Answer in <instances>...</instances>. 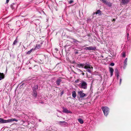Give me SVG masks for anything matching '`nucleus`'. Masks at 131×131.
<instances>
[{
  "mask_svg": "<svg viewBox=\"0 0 131 131\" xmlns=\"http://www.w3.org/2000/svg\"><path fill=\"white\" fill-rule=\"evenodd\" d=\"M102 109L104 112V115L107 116L109 112V108L107 107H102Z\"/></svg>",
  "mask_w": 131,
  "mask_h": 131,
  "instance_id": "obj_1",
  "label": "nucleus"
},
{
  "mask_svg": "<svg viewBox=\"0 0 131 131\" xmlns=\"http://www.w3.org/2000/svg\"><path fill=\"white\" fill-rule=\"evenodd\" d=\"M84 49L86 50H92L95 51L96 50V48L95 46L92 47L90 46L86 47L84 48Z\"/></svg>",
  "mask_w": 131,
  "mask_h": 131,
  "instance_id": "obj_2",
  "label": "nucleus"
},
{
  "mask_svg": "<svg viewBox=\"0 0 131 131\" xmlns=\"http://www.w3.org/2000/svg\"><path fill=\"white\" fill-rule=\"evenodd\" d=\"M81 88L84 89H86L87 88V83L84 81H82L81 83Z\"/></svg>",
  "mask_w": 131,
  "mask_h": 131,
  "instance_id": "obj_3",
  "label": "nucleus"
},
{
  "mask_svg": "<svg viewBox=\"0 0 131 131\" xmlns=\"http://www.w3.org/2000/svg\"><path fill=\"white\" fill-rule=\"evenodd\" d=\"M84 68L85 69H87V71L90 73H91V71L93 68V67L90 65L85 66Z\"/></svg>",
  "mask_w": 131,
  "mask_h": 131,
  "instance_id": "obj_4",
  "label": "nucleus"
},
{
  "mask_svg": "<svg viewBox=\"0 0 131 131\" xmlns=\"http://www.w3.org/2000/svg\"><path fill=\"white\" fill-rule=\"evenodd\" d=\"M42 44V43L41 42L40 44H36L35 47L34 48L35 50L38 49H41Z\"/></svg>",
  "mask_w": 131,
  "mask_h": 131,
  "instance_id": "obj_5",
  "label": "nucleus"
},
{
  "mask_svg": "<svg viewBox=\"0 0 131 131\" xmlns=\"http://www.w3.org/2000/svg\"><path fill=\"white\" fill-rule=\"evenodd\" d=\"M78 94L79 95L80 97L81 98H83L84 96H86V94L83 93L82 91H79L78 93Z\"/></svg>",
  "mask_w": 131,
  "mask_h": 131,
  "instance_id": "obj_6",
  "label": "nucleus"
},
{
  "mask_svg": "<svg viewBox=\"0 0 131 131\" xmlns=\"http://www.w3.org/2000/svg\"><path fill=\"white\" fill-rule=\"evenodd\" d=\"M63 113H72V112L71 111L68 110L67 108L64 107H63Z\"/></svg>",
  "mask_w": 131,
  "mask_h": 131,
  "instance_id": "obj_7",
  "label": "nucleus"
},
{
  "mask_svg": "<svg viewBox=\"0 0 131 131\" xmlns=\"http://www.w3.org/2000/svg\"><path fill=\"white\" fill-rule=\"evenodd\" d=\"M6 123H8L7 120H5L2 118H0V124H3Z\"/></svg>",
  "mask_w": 131,
  "mask_h": 131,
  "instance_id": "obj_8",
  "label": "nucleus"
},
{
  "mask_svg": "<svg viewBox=\"0 0 131 131\" xmlns=\"http://www.w3.org/2000/svg\"><path fill=\"white\" fill-rule=\"evenodd\" d=\"M127 58H126L124 62V66L123 68L124 69H125L127 65Z\"/></svg>",
  "mask_w": 131,
  "mask_h": 131,
  "instance_id": "obj_9",
  "label": "nucleus"
},
{
  "mask_svg": "<svg viewBox=\"0 0 131 131\" xmlns=\"http://www.w3.org/2000/svg\"><path fill=\"white\" fill-rule=\"evenodd\" d=\"M77 66L78 67H79V68L82 67V68H83L84 67V66H85V65L84 64L80 63V64H77Z\"/></svg>",
  "mask_w": 131,
  "mask_h": 131,
  "instance_id": "obj_10",
  "label": "nucleus"
},
{
  "mask_svg": "<svg viewBox=\"0 0 131 131\" xmlns=\"http://www.w3.org/2000/svg\"><path fill=\"white\" fill-rule=\"evenodd\" d=\"M38 85H35L32 87V90L33 91H36V90H37L38 88Z\"/></svg>",
  "mask_w": 131,
  "mask_h": 131,
  "instance_id": "obj_11",
  "label": "nucleus"
},
{
  "mask_svg": "<svg viewBox=\"0 0 131 131\" xmlns=\"http://www.w3.org/2000/svg\"><path fill=\"white\" fill-rule=\"evenodd\" d=\"M110 71L111 73V77H112L113 75L114 72V69L112 68L109 67Z\"/></svg>",
  "mask_w": 131,
  "mask_h": 131,
  "instance_id": "obj_12",
  "label": "nucleus"
},
{
  "mask_svg": "<svg viewBox=\"0 0 131 131\" xmlns=\"http://www.w3.org/2000/svg\"><path fill=\"white\" fill-rule=\"evenodd\" d=\"M8 123L11 122L12 121H15L17 122L18 120L15 118H12L11 119H9L7 120Z\"/></svg>",
  "mask_w": 131,
  "mask_h": 131,
  "instance_id": "obj_13",
  "label": "nucleus"
},
{
  "mask_svg": "<svg viewBox=\"0 0 131 131\" xmlns=\"http://www.w3.org/2000/svg\"><path fill=\"white\" fill-rule=\"evenodd\" d=\"M61 81L62 80L60 78L57 79L56 82L57 84L58 85H59L60 84V83L61 82Z\"/></svg>",
  "mask_w": 131,
  "mask_h": 131,
  "instance_id": "obj_14",
  "label": "nucleus"
},
{
  "mask_svg": "<svg viewBox=\"0 0 131 131\" xmlns=\"http://www.w3.org/2000/svg\"><path fill=\"white\" fill-rule=\"evenodd\" d=\"M123 4H126L128 3L129 2V0H121Z\"/></svg>",
  "mask_w": 131,
  "mask_h": 131,
  "instance_id": "obj_15",
  "label": "nucleus"
},
{
  "mask_svg": "<svg viewBox=\"0 0 131 131\" xmlns=\"http://www.w3.org/2000/svg\"><path fill=\"white\" fill-rule=\"evenodd\" d=\"M37 91H33L32 92V96L36 98L37 95Z\"/></svg>",
  "mask_w": 131,
  "mask_h": 131,
  "instance_id": "obj_16",
  "label": "nucleus"
},
{
  "mask_svg": "<svg viewBox=\"0 0 131 131\" xmlns=\"http://www.w3.org/2000/svg\"><path fill=\"white\" fill-rule=\"evenodd\" d=\"M35 51V50L34 49V48H32V49H31L29 51L27 52L26 53V54H29L32 51Z\"/></svg>",
  "mask_w": 131,
  "mask_h": 131,
  "instance_id": "obj_17",
  "label": "nucleus"
},
{
  "mask_svg": "<svg viewBox=\"0 0 131 131\" xmlns=\"http://www.w3.org/2000/svg\"><path fill=\"white\" fill-rule=\"evenodd\" d=\"M77 70L80 73V74H82L83 76H84V73H83V71L81 70L78 69Z\"/></svg>",
  "mask_w": 131,
  "mask_h": 131,
  "instance_id": "obj_18",
  "label": "nucleus"
},
{
  "mask_svg": "<svg viewBox=\"0 0 131 131\" xmlns=\"http://www.w3.org/2000/svg\"><path fill=\"white\" fill-rule=\"evenodd\" d=\"M15 6L16 5L15 4V3H13L10 5V7L12 9H14L15 8Z\"/></svg>",
  "mask_w": 131,
  "mask_h": 131,
  "instance_id": "obj_19",
  "label": "nucleus"
},
{
  "mask_svg": "<svg viewBox=\"0 0 131 131\" xmlns=\"http://www.w3.org/2000/svg\"><path fill=\"white\" fill-rule=\"evenodd\" d=\"M72 96L74 98H75L76 96V93L74 91H73L72 92Z\"/></svg>",
  "mask_w": 131,
  "mask_h": 131,
  "instance_id": "obj_20",
  "label": "nucleus"
},
{
  "mask_svg": "<svg viewBox=\"0 0 131 131\" xmlns=\"http://www.w3.org/2000/svg\"><path fill=\"white\" fill-rule=\"evenodd\" d=\"M101 10H100L99 9L97 10L96 12H95V14H98L99 15H101Z\"/></svg>",
  "mask_w": 131,
  "mask_h": 131,
  "instance_id": "obj_21",
  "label": "nucleus"
},
{
  "mask_svg": "<svg viewBox=\"0 0 131 131\" xmlns=\"http://www.w3.org/2000/svg\"><path fill=\"white\" fill-rule=\"evenodd\" d=\"M4 77V75L3 73H0V80L3 79Z\"/></svg>",
  "mask_w": 131,
  "mask_h": 131,
  "instance_id": "obj_22",
  "label": "nucleus"
},
{
  "mask_svg": "<svg viewBox=\"0 0 131 131\" xmlns=\"http://www.w3.org/2000/svg\"><path fill=\"white\" fill-rule=\"evenodd\" d=\"M78 120L80 124H82L84 123V122H83V120L81 119V118L78 119Z\"/></svg>",
  "mask_w": 131,
  "mask_h": 131,
  "instance_id": "obj_23",
  "label": "nucleus"
},
{
  "mask_svg": "<svg viewBox=\"0 0 131 131\" xmlns=\"http://www.w3.org/2000/svg\"><path fill=\"white\" fill-rule=\"evenodd\" d=\"M106 4L109 7H111L112 6V3L110 2H107Z\"/></svg>",
  "mask_w": 131,
  "mask_h": 131,
  "instance_id": "obj_24",
  "label": "nucleus"
},
{
  "mask_svg": "<svg viewBox=\"0 0 131 131\" xmlns=\"http://www.w3.org/2000/svg\"><path fill=\"white\" fill-rule=\"evenodd\" d=\"M115 75L117 74H119V73L118 70L117 69H115Z\"/></svg>",
  "mask_w": 131,
  "mask_h": 131,
  "instance_id": "obj_25",
  "label": "nucleus"
},
{
  "mask_svg": "<svg viewBox=\"0 0 131 131\" xmlns=\"http://www.w3.org/2000/svg\"><path fill=\"white\" fill-rule=\"evenodd\" d=\"M100 1L102 2L103 3H105V4H106V3L107 2L105 0H100Z\"/></svg>",
  "mask_w": 131,
  "mask_h": 131,
  "instance_id": "obj_26",
  "label": "nucleus"
},
{
  "mask_svg": "<svg viewBox=\"0 0 131 131\" xmlns=\"http://www.w3.org/2000/svg\"><path fill=\"white\" fill-rule=\"evenodd\" d=\"M73 2V0H71V1H70L69 2V4H71Z\"/></svg>",
  "mask_w": 131,
  "mask_h": 131,
  "instance_id": "obj_27",
  "label": "nucleus"
},
{
  "mask_svg": "<svg viewBox=\"0 0 131 131\" xmlns=\"http://www.w3.org/2000/svg\"><path fill=\"white\" fill-rule=\"evenodd\" d=\"M125 54L124 52H123L122 54V57H125Z\"/></svg>",
  "mask_w": 131,
  "mask_h": 131,
  "instance_id": "obj_28",
  "label": "nucleus"
},
{
  "mask_svg": "<svg viewBox=\"0 0 131 131\" xmlns=\"http://www.w3.org/2000/svg\"><path fill=\"white\" fill-rule=\"evenodd\" d=\"M115 75L116 76L117 79H119V74H117Z\"/></svg>",
  "mask_w": 131,
  "mask_h": 131,
  "instance_id": "obj_29",
  "label": "nucleus"
},
{
  "mask_svg": "<svg viewBox=\"0 0 131 131\" xmlns=\"http://www.w3.org/2000/svg\"><path fill=\"white\" fill-rule=\"evenodd\" d=\"M110 65L111 66H113L114 65V63H112L110 64Z\"/></svg>",
  "mask_w": 131,
  "mask_h": 131,
  "instance_id": "obj_30",
  "label": "nucleus"
},
{
  "mask_svg": "<svg viewBox=\"0 0 131 131\" xmlns=\"http://www.w3.org/2000/svg\"><path fill=\"white\" fill-rule=\"evenodd\" d=\"M17 41H14V42L13 43V45H14L16 44L17 43Z\"/></svg>",
  "mask_w": 131,
  "mask_h": 131,
  "instance_id": "obj_31",
  "label": "nucleus"
},
{
  "mask_svg": "<svg viewBox=\"0 0 131 131\" xmlns=\"http://www.w3.org/2000/svg\"><path fill=\"white\" fill-rule=\"evenodd\" d=\"M65 122L64 121H60L59 122V123L60 124H61L62 123H64Z\"/></svg>",
  "mask_w": 131,
  "mask_h": 131,
  "instance_id": "obj_32",
  "label": "nucleus"
},
{
  "mask_svg": "<svg viewBox=\"0 0 131 131\" xmlns=\"http://www.w3.org/2000/svg\"><path fill=\"white\" fill-rule=\"evenodd\" d=\"M91 21V19H88L87 20L88 22H89Z\"/></svg>",
  "mask_w": 131,
  "mask_h": 131,
  "instance_id": "obj_33",
  "label": "nucleus"
},
{
  "mask_svg": "<svg viewBox=\"0 0 131 131\" xmlns=\"http://www.w3.org/2000/svg\"><path fill=\"white\" fill-rule=\"evenodd\" d=\"M122 81V79H120V83L119 84L120 85L121 84V82Z\"/></svg>",
  "mask_w": 131,
  "mask_h": 131,
  "instance_id": "obj_34",
  "label": "nucleus"
},
{
  "mask_svg": "<svg viewBox=\"0 0 131 131\" xmlns=\"http://www.w3.org/2000/svg\"><path fill=\"white\" fill-rule=\"evenodd\" d=\"M9 0H6V3H8L9 2Z\"/></svg>",
  "mask_w": 131,
  "mask_h": 131,
  "instance_id": "obj_35",
  "label": "nucleus"
},
{
  "mask_svg": "<svg viewBox=\"0 0 131 131\" xmlns=\"http://www.w3.org/2000/svg\"><path fill=\"white\" fill-rule=\"evenodd\" d=\"M78 53V51H77L75 52V54H77Z\"/></svg>",
  "mask_w": 131,
  "mask_h": 131,
  "instance_id": "obj_36",
  "label": "nucleus"
},
{
  "mask_svg": "<svg viewBox=\"0 0 131 131\" xmlns=\"http://www.w3.org/2000/svg\"><path fill=\"white\" fill-rule=\"evenodd\" d=\"M129 35V34L127 33V39H128V37Z\"/></svg>",
  "mask_w": 131,
  "mask_h": 131,
  "instance_id": "obj_37",
  "label": "nucleus"
},
{
  "mask_svg": "<svg viewBox=\"0 0 131 131\" xmlns=\"http://www.w3.org/2000/svg\"><path fill=\"white\" fill-rule=\"evenodd\" d=\"M71 40H73V41H76L75 40H74V39H73V38H71Z\"/></svg>",
  "mask_w": 131,
  "mask_h": 131,
  "instance_id": "obj_38",
  "label": "nucleus"
},
{
  "mask_svg": "<svg viewBox=\"0 0 131 131\" xmlns=\"http://www.w3.org/2000/svg\"><path fill=\"white\" fill-rule=\"evenodd\" d=\"M63 94V92H62L61 93V95H62Z\"/></svg>",
  "mask_w": 131,
  "mask_h": 131,
  "instance_id": "obj_39",
  "label": "nucleus"
},
{
  "mask_svg": "<svg viewBox=\"0 0 131 131\" xmlns=\"http://www.w3.org/2000/svg\"><path fill=\"white\" fill-rule=\"evenodd\" d=\"M115 21V19L114 18L112 20L113 21Z\"/></svg>",
  "mask_w": 131,
  "mask_h": 131,
  "instance_id": "obj_40",
  "label": "nucleus"
},
{
  "mask_svg": "<svg viewBox=\"0 0 131 131\" xmlns=\"http://www.w3.org/2000/svg\"><path fill=\"white\" fill-rule=\"evenodd\" d=\"M39 122H41V119H39Z\"/></svg>",
  "mask_w": 131,
  "mask_h": 131,
  "instance_id": "obj_41",
  "label": "nucleus"
},
{
  "mask_svg": "<svg viewBox=\"0 0 131 131\" xmlns=\"http://www.w3.org/2000/svg\"><path fill=\"white\" fill-rule=\"evenodd\" d=\"M93 15H94L95 14V13H93Z\"/></svg>",
  "mask_w": 131,
  "mask_h": 131,
  "instance_id": "obj_42",
  "label": "nucleus"
},
{
  "mask_svg": "<svg viewBox=\"0 0 131 131\" xmlns=\"http://www.w3.org/2000/svg\"><path fill=\"white\" fill-rule=\"evenodd\" d=\"M23 84H23V83L20 86H22V85H23Z\"/></svg>",
  "mask_w": 131,
  "mask_h": 131,
  "instance_id": "obj_43",
  "label": "nucleus"
},
{
  "mask_svg": "<svg viewBox=\"0 0 131 131\" xmlns=\"http://www.w3.org/2000/svg\"><path fill=\"white\" fill-rule=\"evenodd\" d=\"M14 41H16V39L15 40H14Z\"/></svg>",
  "mask_w": 131,
  "mask_h": 131,
  "instance_id": "obj_44",
  "label": "nucleus"
},
{
  "mask_svg": "<svg viewBox=\"0 0 131 131\" xmlns=\"http://www.w3.org/2000/svg\"><path fill=\"white\" fill-rule=\"evenodd\" d=\"M74 42H76V41H74Z\"/></svg>",
  "mask_w": 131,
  "mask_h": 131,
  "instance_id": "obj_45",
  "label": "nucleus"
}]
</instances>
